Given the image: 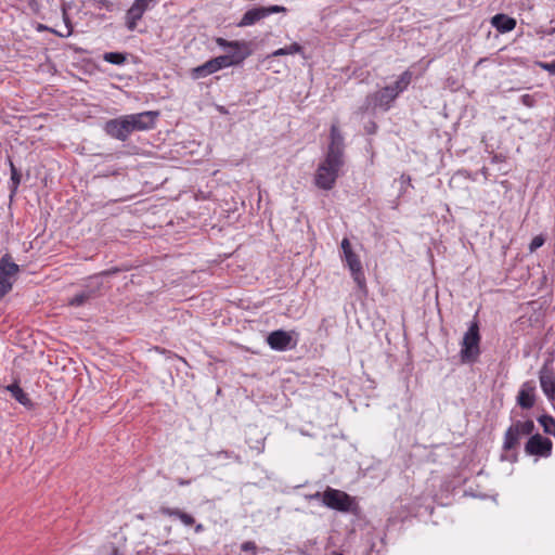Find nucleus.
Masks as SVG:
<instances>
[{"instance_id":"nucleus-1","label":"nucleus","mask_w":555,"mask_h":555,"mask_svg":"<svg viewBox=\"0 0 555 555\" xmlns=\"http://www.w3.org/2000/svg\"><path fill=\"white\" fill-rule=\"evenodd\" d=\"M217 44L221 48H230L232 51L229 54L214 57L204 64L191 69V77L199 79L207 77L222 68L230 67L242 63L248 55L246 43L240 41H228L223 38H217Z\"/></svg>"},{"instance_id":"nucleus-2","label":"nucleus","mask_w":555,"mask_h":555,"mask_svg":"<svg viewBox=\"0 0 555 555\" xmlns=\"http://www.w3.org/2000/svg\"><path fill=\"white\" fill-rule=\"evenodd\" d=\"M345 164L344 158L325 155L324 159L319 164L314 173V184L317 188L330 191L332 190L339 177V171Z\"/></svg>"},{"instance_id":"nucleus-3","label":"nucleus","mask_w":555,"mask_h":555,"mask_svg":"<svg viewBox=\"0 0 555 555\" xmlns=\"http://www.w3.org/2000/svg\"><path fill=\"white\" fill-rule=\"evenodd\" d=\"M324 505L341 513H353L358 509L356 499L348 493L327 487L325 490Z\"/></svg>"},{"instance_id":"nucleus-4","label":"nucleus","mask_w":555,"mask_h":555,"mask_svg":"<svg viewBox=\"0 0 555 555\" xmlns=\"http://www.w3.org/2000/svg\"><path fill=\"white\" fill-rule=\"evenodd\" d=\"M480 334L477 322H472L464 334L461 349V359L464 363L475 362L480 353Z\"/></svg>"},{"instance_id":"nucleus-5","label":"nucleus","mask_w":555,"mask_h":555,"mask_svg":"<svg viewBox=\"0 0 555 555\" xmlns=\"http://www.w3.org/2000/svg\"><path fill=\"white\" fill-rule=\"evenodd\" d=\"M534 430V423L531 420L517 421L512 424L504 435L503 449L505 451L514 450L519 446L524 436L531 435Z\"/></svg>"},{"instance_id":"nucleus-6","label":"nucleus","mask_w":555,"mask_h":555,"mask_svg":"<svg viewBox=\"0 0 555 555\" xmlns=\"http://www.w3.org/2000/svg\"><path fill=\"white\" fill-rule=\"evenodd\" d=\"M343 260L346 262L350 273L360 288L365 286V276L359 256L352 250L350 241L345 237L341 241Z\"/></svg>"},{"instance_id":"nucleus-7","label":"nucleus","mask_w":555,"mask_h":555,"mask_svg":"<svg viewBox=\"0 0 555 555\" xmlns=\"http://www.w3.org/2000/svg\"><path fill=\"white\" fill-rule=\"evenodd\" d=\"M286 8L282 5L257 7L246 11L238 22L240 27L251 26L273 13H284Z\"/></svg>"},{"instance_id":"nucleus-8","label":"nucleus","mask_w":555,"mask_h":555,"mask_svg":"<svg viewBox=\"0 0 555 555\" xmlns=\"http://www.w3.org/2000/svg\"><path fill=\"white\" fill-rule=\"evenodd\" d=\"M297 333L295 331L286 332L283 330H276L271 332L267 337V344L271 349L278 351H285L293 349L297 345Z\"/></svg>"},{"instance_id":"nucleus-9","label":"nucleus","mask_w":555,"mask_h":555,"mask_svg":"<svg viewBox=\"0 0 555 555\" xmlns=\"http://www.w3.org/2000/svg\"><path fill=\"white\" fill-rule=\"evenodd\" d=\"M104 131L111 138L119 141L128 140L132 133L129 119L126 118V115L107 120L104 125Z\"/></svg>"},{"instance_id":"nucleus-10","label":"nucleus","mask_w":555,"mask_h":555,"mask_svg":"<svg viewBox=\"0 0 555 555\" xmlns=\"http://www.w3.org/2000/svg\"><path fill=\"white\" fill-rule=\"evenodd\" d=\"M553 443L548 438L540 434L531 435L525 444V452L528 455L548 457L552 454Z\"/></svg>"},{"instance_id":"nucleus-11","label":"nucleus","mask_w":555,"mask_h":555,"mask_svg":"<svg viewBox=\"0 0 555 555\" xmlns=\"http://www.w3.org/2000/svg\"><path fill=\"white\" fill-rule=\"evenodd\" d=\"M158 115V112L146 111L142 113L126 115V118L129 119L131 130L134 132L153 129L155 127Z\"/></svg>"},{"instance_id":"nucleus-12","label":"nucleus","mask_w":555,"mask_h":555,"mask_svg":"<svg viewBox=\"0 0 555 555\" xmlns=\"http://www.w3.org/2000/svg\"><path fill=\"white\" fill-rule=\"evenodd\" d=\"M396 98V92L392 93V89L385 87L366 98L367 107L373 105L374 108L379 107L387 111Z\"/></svg>"},{"instance_id":"nucleus-13","label":"nucleus","mask_w":555,"mask_h":555,"mask_svg":"<svg viewBox=\"0 0 555 555\" xmlns=\"http://www.w3.org/2000/svg\"><path fill=\"white\" fill-rule=\"evenodd\" d=\"M535 403V385L533 382H525L517 395V404L525 410L531 409Z\"/></svg>"},{"instance_id":"nucleus-14","label":"nucleus","mask_w":555,"mask_h":555,"mask_svg":"<svg viewBox=\"0 0 555 555\" xmlns=\"http://www.w3.org/2000/svg\"><path fill=\"white\" fill-rule=\"evenodd\" d=\"M331 142L326 152L327 156L344 158V137L336 124L331 127Z\"/></svg>"},{"instance_id":"nucleus-15","label":"nucleus","mask_w":555,"mask_h":555,"mask_svg":"<svg viewBox=\"0 0 555 555\" xmlns=\"http://www.w3.org/2000/svg\"><path fill=\"white\" fill-rule=\"evenodd\" d=\"M540 385L548 399L555 400V376L552 370L544 365L539 373Z\"/></svg>"},{"instance_id":"nucleus-16","label":"nucleus","mask_w":555,"mask_h":555,"mask_svg":"<svg viewBox=\"0 0 555 555\" xmlns=\"http://www.w3.org/2000/svg\"><path fill=\"white\" fill-rule=\"evenodd\" d=\"M491 25L501 34L509 33L516 27V20L506 14H496L491 18Z\"/></svg>"},{"instance_id":"nucleus-17","label":"nucleus","mask_w":555,"mask_h":555,"mask_svg":"<svg viewBox=\"0 0 555 555\" xmlns=\"http://www.w3.org/2000/svg\"><path fill=\"white\" fill-rule=\"evenodd\" d=\"M144 12L141 11L137 5H132L128 9L125 15V25L129 31L135 30L138 22L143 17Z\"/></svg>"},{"instance_id":"nucleus-18","label":"nucleus","mask_w":555,"mask_h":555,"mask_svg":"<svg viewBox=\"0 0 555 555\" xmlns=\"http://www.w3.org/2000/svg\"><path fill=\"white\" fill-rule=\"evenodd\" d=\"M18 271H20L18 266L12 261V258L10 255H4L0 259V274L1 275H4V276L10 278L13 281H15V276Z\"/></svg>"},{"instance_id":"nucleus-19","label":"nucleus","mask_w":555,"mask_h":555,"mask_svg":"<svg viewBox=\"0 0 555 555\" xmlns=\"http://www.w3.org/2000/svg\"><path fill=\"white\" fill-rule=\"evenodd\" d=\"M160 513L167 516L178 517L185 526H192L195 522V519L192 515L184 513L179 508L162 507Z\"/></svg>"},{"instance_id":"nucleus-20","label":"nucleus","mask_w":555,"mask_h":555,"mask_svg":"<svg viewBox=\"0 0 555 555\" xmlns=\"http://www.w3.org/2000/svg\"><path fill=\"white\" fill-rule=\"evenodd\" d=\"M7 390L10 391L12 397L24 406L33 405L28 395L17 384L14 383L7 386Z\"/></svg>"},{"instance_id":"nucleus-21","label":"nucleus","mask_w":555,"mask_h":555,"mask_svg":"<svg viewBox=\"0 0 555 555\" xmlns=\"http://www.w3.org/2000/svg\"><path fill=\"white\" fill-rule=\"evenodd\" d=\"M412 80V73L410 70L403 72L399 79L392 85L387 86L388 88L392 89V93L396 92V96L399 95V93L403 92L408 86L411 83Z\"/></svg>"},{"instance_id":"nucleus-22","label":"nucleus","mask_w":555,"mask_h":555,"mask_svg":"<svg viewBox=\"0 0 555 555\" xmlns=\"http://www.w3.org/2000/svg\"><path fill=\"white\" fill-rule=\"evenodd\" d=\"M67 7H68V4L66 2H63L62 8H61L62 9V17H63V21L65 24V30L64 31H59V30L54 31V34L56 36L62 37V38H67L73 34V25H72L70 18L67 13Z\"/></svg>"},{"instance_id":"nucleus-23","label":"nucleus","mask_w":555,"mask_h":555,"mask_svg":"<svg viewBox=\"0 0 555 555\" xmlns=\"http://www.w3.org/2000/svg\"><path fill=\"white\" fill-rule=\"evenodd\" d=\"M10 163V171H11V185H10V190H11V196H13L17 189H18V185L21 183V173L18 172L17 168L14 166L13 162L12 160H9Z\"/></svg>"},{"instance_id":"nucleus-24","label":"nucleus","mask_w":555,"mask_h":555,"mask_svg":"<svg viewBox=\"0 0 555 555\" xmlns=\"http://www.w3.org/2000/svg\"><path fill=\"white\" fill-rule=\"evenodd\" d=\"M94 296V291H83L77 295H75L70 300L69 305L74 307H79L85 305L89 299H91Z\"/></svg>"},{"instance_id":"nucleus-25","label":"nucleus","mask_w":555,"mask_h":555,"mask_svg":"<svg viewBox=\"0 0 555 555\" xmlns=\"http://www.w3.org/2000/svg\"><path fill=\"white\" fill-rule=\"evenodd\" d=\"M538 422L543 427L544 433L555 437V418L551 415H542Z\"/></svg>"},{"instance_id":"nucleus-26","label":"nucleus","mask_w":555,"mask_h":555,"mask_svg":"<svg viewBox=\"0 0 555 555\" xmlns=\"http://www.w3.org/2000/svg\"><path fill=\"white\" fill-rule=\"evenodd\" d=\"M301 52H302V47L299 43L294 42V43L289 44L288 47L275 50L274 52H272L271 56L275 57V56L296 54V53H301Z\"/></svg>"},{"instance_id":"nucleus-27","label":"nucleus","mask_w":555,"mask_h":555,"mask_svg":"<svg viewBox=\"0 0 555 555\" xmlns=\"http://www.w3.org/2000/svg\"><path fill=\"white\" fill-rule=\"evenodd\" d=\"M103 60L111 64L121 65L126 62L127 56L121 52H106L103 55Z\"/></svg>"},{"instance_id":"nucleus-28","label":"nucleus","mask_w":555,"mask_h":555,"mask_svg":"<svg viewBox=\"0 0 555 555\" xmlns=\"http://www.w3.org/2000/svg\"><path fill=\"white\" fill-rule=\"evenodd\" d=\"M13 283L12 279L0 274V299L12 289Z\"/></svg>"},{"instance_id":"nucleus-29","label":"nucleus","mask_w":555,"mask_h":555,"mask_svg":"<svg viewBox=\"0 0 555 555\" xmlns=\"http://www.w3.org/2000/svg\"><path fill=\"white\" fill-rule=\"evenodd\" d=\"M83 3L90 4L94 9L102 10L107 9L109 10L113 5L109 0H82Z\"/></svg>"},{"instance_id":"nucleus-30","label":"nucleus","mask_w":555,"mask_h":555,"mask_svg":"<svg viewBox=\"0 0 555 555\" xmlns=\"http://www.w3.org/2000/svg\"><path fill=\"white\" fill-rule=\"evenodd\" d=\"M133 4L145 13L155 7L156 0H134Z\"/></svg>"},{"instance_id":"nucleus-31","label":"nucleus","mask_w":555,"mask_h":555,"mask_svg":"<svg viewBox=\"0 0 555 555\" xmlns=\"http://www.w3.org/2000/svg\"><path fill=\"white\" fill-rule=\"evenodd\" d=\"M537 65L551 75H555V60L552 62H538Z\"/></svg>"},{"instance_id":"nucleus-32","label":"nucleus","mask_w":555,"mask_h":555,"mask_svg":"<svg viewBox=\"0 0 555 555\" xmlns=\"http://www.w3.org/2000/svg\"><path fill=\"white\" fill-rule=\"evenodd\" d=\"M545 240L543 236L541 235H537L532 238L530 245H529V249L530 251H534L537 250L538 248H540L543 244H544Z\"/></svg>"},{"instance_id":"nucleus-33","label":"nucleus","mask_w":555,"mask_h":555,"mask_svg":"<svg viewBox=\"0 0 555 555\" xmlns=\"http://www.w3.org/2000/svg\"><path fill=\"white\" fill-rule=\"evenodd\" d=\"M520 102L527 107H533L535 105V99L531 94H524L520 96Z\"/></svg>"},{"instance_id":"nucleus-34","label":"nucleus","mask_w":555,"mask_h":555,"mask_svg":"<svg viewBox=\"0 0 555 555\" xmlns=\"http://www.w3.org/2000/svg\"><path fill=\"white\" fill-rule=\"evenodd\" d=\"M241 550L243 552H251L254 555H256V553H257V545L253 541H246V542L242 543Z\"/></svg>"},{"instance_id":"nucleus-35","label":"nucleus","mask_w":555,"mask_h":555,"mask_svg":"<svg viewBox=\"0 0 555 555\" xmlns=\"http://www.w3.org/2000/svg\"><path fill=\"white\" fill-rule=\"evenodd\" d=\"M217 457L224 456L225 459H233L240 462V456L230 451H220L216 454Z\"/></svg>"},{"instance_id":"nucleus-36","label":"nucleus","mask_w":555,"mask_h":555,"mask_svg":"<svg viewBox=\"0 0 555 555\" xmlns=\"http://www.w3.org/2000/svg\"><path fill=\"white\" fill-rule=\"evenodd\" d=\"M325 495V491L324 492H315L313 494H310L308 498L310 500H318V501H321L322 504L324 505V496Z\"/></svg>"},{"instance_id":"nucleus-37","label":"nucleus","mask_w":555,"mask_h":555,"mask_svg":"<svg viewBox=\"0 0 555 555\" xmlns=\"http://www.w3.org/2000/svg\"><path fill=\"white\" fill-rule=\"evenodd\" d=\"M37 30H39V31L48 30V31H51L53 34H54V31H56L55 29H52V28H50V27H48L46 25H42V24H38Z\"/></svg>"},{"instance_id":"nucleus-38","label":"nucleus","mask_w":555,"mask_h":555,"mask_svg":"<svg viewBox=\"0 0 555 555\" xmlns=\"http://www.w3.org/2000/svg\"><path fill=\"white\" fill-rule=\"evenodd\" d=\"M401 180H402V182H408L409 183L411 181V178H410V176L402 175L401 176Z\"/></svg>"},{"instance_id":"nucleus-39","label":"nucleus","mask_w":555,"mask_h":555,"mask_svg":"<svg viewBox=\"0 0 555 555\" xmlns=\"http://www.w3.org/2000/svg\"><path fill=\"white\" fill-rule=\"evenodd\" d=\"M196 532H199L203 530V525L198 524L195 528Z\"/></svg>"}]
</instances>
